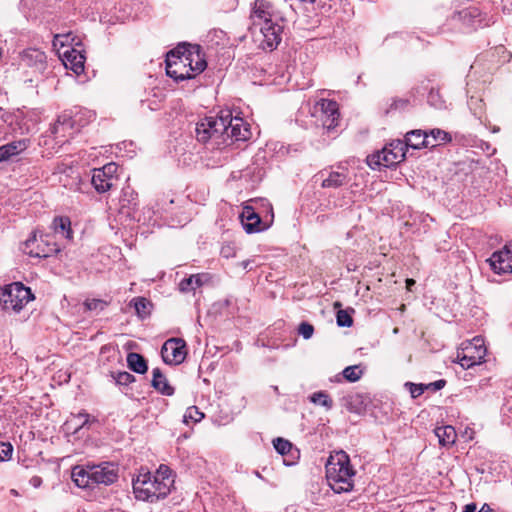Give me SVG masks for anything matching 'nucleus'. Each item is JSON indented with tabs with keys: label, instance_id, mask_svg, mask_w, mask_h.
<instances>
[{
	"label": "nucleus",
	"instance_id": "nucleus-60",
	"mask_svg": "<svg viewBox=\"0 0 512 512\" xmlns=\"http://www.w3.org/2000/svg\"><path fill=\"white\" fill-rule=\"evenodd\" d=\"M273 390H274L276 393H278V392H279V390H278V387H277V386H273Z\"/></svg>",
	"mask_w": 512,
	"mask_h": 512
},
{
	"label": "nucleus",
	"instance_id": "nucleus-55",
	"mask_svg": "<svg viewBox=\"0 0 512 512\" xmlns=\"http://www.w3.org/2000/svg\"><path fill=\"white\" fill-rule=\"evenodd\" d=\"M477 512H493V510L487 504H484L482 508Z\"/></svg>",
	"mask_w": 512,
	"mask_h": 512
},
{
	"label": "nucleus",
	"instance_id": "nucleus-56",
	"mask_svg": "<svg viewBox=\"0 0 512 512\" xmlns=\"http://www.w3.org/2000/svg\"><path fill=\"white\" fill-rule=\"evenodd\" d=\"M406 283H407V288L411 289V286L415 284V280L407 279Z\"/></svg>",
	"mask_w": 512,
	"mask_h": 512
},
{
	"label": "nucleus",
	"instance_id": "nucleus-46",
	"mask_svg": "<svg viewBox=\"0 0 512 512\" xmlns=\"http://www.w3.org/2000/svg\"><path fill=\"white\" fill-rule=\"evenodd\" d=\"M405 386L409 388V392L412 398H417L421 396L426 390L425 384H415L407 382Z\"/></svg>",
	"mask_w": 512,
	"mask_h": 512
},
{
	"label": "nucleus",
	"instance_id": "nucleus-15",
	"mask_svg": "<svg viewBox=\"0 0 512 512\" xmlns=\"http://www.w3.org/2000/svg\"><path fill=\"white\" fill-rule=\"evenodd\" d=\"M22 113L18 110L10 112L0 107V139L20 131L22 134L21 120Z\"/></svg>",
	"mask_w": 512,
	"mask_h": 512
},
{
	"label": "nucleus",
	"instance_id": "nucleus-27",
	"mask_svg": "<svg viewBox=\"0 0 512 512\" xmlns=\"http://www.w3.org/2000/svg\"><path fill=\"white\" fill-rule=\"evenodd\" d=\"M252 18L263 21V23L269 19H274L271 4L265 0H256L252 10Z\"/></svg>",
	"mask_w": 512,
	"mask_h": 512
},
{
	"label": "nucleus",
	"instance_id": "nucleus-18",
	"mask_svg": "<svg viewBox=\"0 0 512 512\" xmlns=\"http://www.w3.org/2000/svg\"><path fill=\"white\" fill-rule=\"evenodd\" d=\"M494 53L488 52L478 57L470 68V76L480 74L483 82H490L491 75L497 70L498 65L494 64Z\"/></svg>",
	"mask_w": 512,
	"mask_h": 512
},
{
	"label": "nucleus",
	"instance_id": "nucleus-50",
	"mask_svg": "<svg viewBox=\"0 0 512 512\" xmlns=\"http://www.w3.org/2000/svg\"><path fill=\"white\" fill-rule=\"evenodd\" d=\"M446 385V381L444 379H440L428 384H425L426 390H431L433 392L441 390Z\"/></svg>",
	"mask_w": 512,
	"mask_h": 512
},
{
	"label": "nucleus",
	"instance_id": "nucleus-5",
	"mask_svg": "<svg viewBox=\"0 0 512 512\" xmlns=\"http://www.w3.org/2000/svg\"><path fill=\"white\" fill-rule=\"evenodd\" d=\"M33 299L31 289L21 282H14L0 289V304L5 310L19 312Z\"/></svg>",
	"mask_w": 512,
	"mask_h": 512
},
{
	"label": "nucleus",
	"instance_id": "nucleus-4",
	"mask_svg": "<svg viewBox=\"0 0 512 512\" xmlns=\"http://www.w3.org/2000/svg\"><path fill=\"white\" fill-rule=\"evenodd\" d=\"M133 493L136 499L151 503L164 499L168 495L165 483L159 484L150 472L140 473L136 479H133Z\"/></svg>",
	"mask_w": 512,
	"mask_h": 512
},
{
	"label": "nucleus",
	"instance_id": "nucleus-58",
	"mask_svg": "<svg viewBox=\"0 0 512 512\" xmlns=\"http://www.w3.org/2000/svg\"><path fill=\"white\" fill-rule=\"evenodd\" d=\"M299 2H310V3H314L316 0H298Z\"/></svg>",
	"mask_w": 512,
	"mask_h": 512
},
{
	"label": "nucleus",
	"instance_id": "nucleus-45",
	"mask_svg": "<svg viewBox=\"0 0 512 512\" xmlns=\"http://www.w3.org/2000/svg\"><path fill=\"white\" fill-rule=\"evenodd\" d=\"M409 105V100L404 98H395L392 100L389 108L386 109L385 113L388 114L394 110H404Z\"/></svg>",
	"mask_w": 512,
	"mask_h": 512
},
{
	"label": "nucleus",
	"instance_id": "nucleus-47",
	"mask_svg": "<svg viewBox=\"0 0 512 512\" xmlns=\"http://www.w3.org/2000/svg\"><path fill=\"white\" fill-rule=\"evenodd\" d=\"M13 446L8 442H0V461H5L11 458Z\"/></svg>",
	"mask_w": 512,
	"mask_h": 512
},
{
	"label": "nucleus",
	"instance_id": "nucleus-40",
	"mask_svg": "<svg viewBox=\"0 0 512 512\" xmlns=\"http://www.w3.org/2000/svg\"><path fill=\"white\" fill-rule=\"evenodd\" d=\"M204 418V413L201 412L196 406H190L187 408L184 414V422L189 423V421H193L197 423Z\"/></svg>",
	"mask_w": 512,
	"mask_h": 512
},
{
	"label": "nucleus",
	"instance_id": "nucleus-35",
	"mask_svg": "<svg viewBox=\"0 0 512 512\" xmlns=\"http://www.w3.org/2000/svg\"><path fill=\"white\" fill-rule=\"evenodd\" d=\"M484 106L485 104L483 103V100L479 97L471 96L470 99L468 100V107L470 111L480 121H482V118L484 116Z\"/></svg>",
	"mask_w": 512,
	"mask_h": 512
},
{
	"label": "nucleus",
	"instance_id": "nucleus-31",
	"mask_svg": "<svg viewBox=\"0 0 512 512\" xmlns=\"http://www.w3.org/2000/svg\"><path fill=\"white\" fill-rule=\"evenodd\" d=\"M203 277L202 274H195L182 279L179 283V290L184 293L194 291L203 285Z\"/></svg>",
	"mask_w": 512,
	"mask_h": 512
},
{
	"label": "nucleus",
	"instance_id": "nucleus-36",
	"mask_svg": "<svg viewBox=\"0 0 512 512\" xmlns=\"http://www.w3.org/2000/svg\"><path fill=\"white\" fill-rule=\"evenodd\" d=\"M310 401L316 405L324 406L326 409L333 407V401L329 395L324 391H318L310 396Z\"/></svg>",
	"mask_w": 512,
	"mask_h": 512
},
{
	"label": "nucleus",
	"instance_id": "nucleus-6",
	"mask_svg": "<svg viewBox=\"0 0 512 512\" xmlns=\"http://www.w3.org/2000/svg\"><path fill=\"white\" fill-rule=\"evenodd\" d=\"M25 249L30 256L38 258H48L60 252V247L52 234H41L39 238L33 234L25 241Z\"/></svg>",
	"mask_w": 512,
	"mask_h": 512
},
{
	"label": "nucleus",
	"instance_id": "nucleus-37",
	"mask_svg": "<svg viewBox=\"0 0 512 512\" xmlns=\"http://www.w3.org/2000/svg\"><path fill=\"white\" fill-rule=\"evenodd\" d=\"M427 101L430 106L436 109L446 108V101L442 98L438 89L432 88L428 94Z\"/></svg>",
	"mask_w": 512,
	"mask_h": 512
},
{
	"label": "nucleus",
	"instance_id": "nucleus-33",
	"mask_svg": "<svg viewBox=\"0 0 512 512\" xmlns=\"http://www.w3.org/2000/svg\"><path fill=\"white\" fill-rule=\"evenodd\" d=\"M138 194L129 186L122 189L120 202L123 207L134 208L137 205Z\"/></svg>",
	"mask_w": 512,
	"mask_h": 512
},
{
	"label": "nucleus",
	"instance_id": "nucleus-38",
	"mask_svg": "<svg viewBox=\"0 0 512 512\" xmlns=\"http://www.w3.org/2000/svg\"><path fill=\"white\" fill-rule=\"evenodd\" d=\"M429 136V139L430 141H435V144L433 145V147H436L438 145H440L441 143H446V142H450L451 141V136L441 130V129H433L430 131V133L428 134Z\"/></svg>",
	"mask_w": 512,
	"mask_h": 512
},
{
	"label": "nucleus",
	"instance_id": "nucleus-17",
	"mask_svg": "<svg viewBox=\"0 0 512 512\" xmlns=\"http://www.w3.org/2000/svg\"><path fill=\"white\" fill-rule=\"evenodd\" d=\"M491 269L497 274L512 271V243L505 245L502 250L495 251L489 258Z\"/></svg>",
	"mask_w": 512,
	"mask_h": 512
},
{
	"label": "nucleus",
	"instance_id": "nucleus-22",
	"mask_svg": "<svg viewBox=\"0 0 512 512\" xmlns=\"http://www.w3.org/2000/svg\"><path fill=\"white\" fill-rule=\"evenodd\" d=\"M28 146V139H20L0 146V163L11 160L13 157L25 151Z\"/></svg>",
	"mask_w": 512,
	"mask_h": 512
},
{
	"label": "nucleus",
	"instance_id": "nucleus-62",
	"mask_svg": "<svg viewBox=\"0 0 512 512\" xmlns=\"http://www.w3.org/2000/svg\"><path fill=\"white\" fill-rule=\"evenodd\" d=\"M497 131H499V128H494L493 129V132H497Z\"/></svg>",
	"mask_w": 512,
	"mask_h": 512
},
{
	"label": "nucleus",
	"instance_id": "nucleus-16",
	"mask_svg": "<svg viewBox=\"0 0 512 512\" xmlns=\"http://www.w3.org/2000/svg\"><path fill=\"white\" fill-rule=\"evenodd\" d=\"M20 64L32 68L36 72H43L47 66L46 54L37 48H27L19 53Z\"/></svg>",
	"mask_w": 512,
	"mask_h": 512
},
{
	"label": "nucleus",
	"instance_id": "nucleus-41",
	"mask_svg": "<svg viewBox=\"0 0 512 512\" xmlns=\"http://www.w3.org/2000/svg\"><path fill=\"white\" fill-rule=\"evenodd\" d=\"M273 446L275 450L281 455L288 454L292 449V444L288 440L283 438H276L273 441Z\"/></svg>",
	"mask_w": 512,
	"mask_h": 512
},
{
	"label": "nucleus",
	"instance_id": "nucleus-10",
	"mask_svg": "<svg viewBox=\"0 0 512 512\" xmlns=\"http://www.w3.org/2000/svg\"><path fill=\"white\" fill-rule=\"evenodd\" d=\"M186 355V343L181 338H170L161 348L162 359L169 365L181 364L185 360Z\"/></svg>",
	"mask_w": 512,
	"mask_h": 512
},
{
	"label": "nucleus",
	"instance_id": "nucleus-1",
	"mask_svg": "<svg viewBox=\"0 0 512 512\" xmlns=\"http://www.w3.org/2000/svg\"><path fill=\"white\" fill-rule=\"evenodd\" d=\"M196 139L209 149H224L235 142L251 138L250 125L243 118L233 116L230 110H221L217 116L200 119L195 127Z\"/></svg>",
	"mask_w": 512,
	"mask_h": 512
},
{
	"label": "nucleus",
	"instance_id": "nucleus-49",
	"mask_svg": "<svg viewBox=\"0 0 512 512\" xmlns=\"http://www.w3.org/2000/svg\"><path fill=\"white\" fill-rule=\"evenodd\" d=\"M220 253L224 258H232L236 255L235 246L232 243H227L222 246Z\"/></svg>",
	"mask_w": 512,
	"mask_h": 512
},
{
	"label": "nucleus",
	"instance_id": "nucleus-12",
	"mask_svg": "<svg viewBox=\"0 0 512 512\" xmlns=\"http://www.w3.org/2000/svg\"><path fill=\"white\" fill-rule=\"evenodd\" d=\"M406 150L403 141L397 140L396 142H392L388 147H384L381 152L377 153L376 164L385 167L394 166L405 159ZM373 158H375V156Z\"/></svg>",
	"mask_w": 512,
	"mask_h": 512
},
{
	"label": "nucleus",
	"instance_id": "nucleus-2",
	"mask_svg": "<svg viewBox=\"0 0 512 512\" xmlns=\"http://www.w3.org/2000/svg\"><path fill=\"white\" fill-rule=\"evenodd\" d=\"M71 478L79 488L111 485L118 479V468L111 462L76 465L72 468Z\"/></svg>",
	"mask_w": 512,
	"mask_h": 512
},
{
	"label": "nucleus",
	"instance_id": "nucleus-11",
	"mask_svg": "<svg viewBox=\"0 0 512 512\" xmlns=\"http://www.w3.org/2000/svg\"><path fill=\"white\" fill-rule=\"evenodd\" d=\"M259 24L261 25L260 31L263 36L261 41L262 48L273 51L282 40L283 25L276 18Z\"/></svg>",
	"mask_w": 512,
	"mask_h": 512
},
{
	"label": "nucleus",
	"instance_id": "nucleus-54",
	"mask_svg": "<svg viewBox=\"0 0 512 512\" xmlns=\"http://www.w3.org/2000/svg\"><path fill=\"white\" fill-rule=\"evenodd\" d=\"M477 506L475 503L465 505L463 512H477Z\"/></svg>",
	"mask_w": 512,
	"mask_h": 512
},
{
	"label": "nucleus",
	"instance_id": "nucleus-20",
	"mask_svg": "<svg viewBox=\"0 0 512 512\" xmlns=\"http://www.w3.org/2000/svg\"><path fill=\"white\" fill-rule=\"evenodd\" d=\"M452 20L461 22L466 27H476L481 24V11L478 7L469 6L455 12Z\"/></svg>",
	"mask_w": 512,
	"mask_h": 512
},
{
	"label": "nucleus",
	"instance_id": "nucleus-28",
	"mask_svg": "<svg viewBox=\"0 0 512 512\" xmlns=\"http://www.w3.org/2000/svg\"><path fill=\"white\" fill-rule=\"evenodd\" d=\"M348 182L347 174L338 171H331L327 177L322 179L321 186L323 188H339Z\"/></svg>",
	"mask_w": 512,
	"mask_h": 512
},
{
	"label": "nucleus",
	"instance_id": "nucleus-39",
	"mask_svg": "<svg viewBox=\"0 0 512 512\" xmlns=\"http://www.w3.org/2000/svg\"><path fill=\"white\" fill-rule=\"evenodd\" d=\"M111 377L117 385L127 386L135 381V377L126 371L111 372Z\"/></svg>",
	"mask_w": 512,
	"mask_h": 512
},
{
	"label": "nucleus",
	"instance_id": "nucleus-59",
	"mask_svg": "<svg viewBox=\"0 0 512 512\" xmlns=\"http://www.w3.org/2000/svg\"><path fill=\"white\" fill-rule=\"evenodd\" d=\"M495 51H497V52H498V51H502V52H504V47H502V46L497 47V48L495 49Z\"/></svg>",
	"mask_w": 512,
	"mask_h": 512
},
{
	"label": "nucleus",
	"instance_id": "nucleus-26",
	"mask_svg": "<svg viewBox=\"0 0 512 512\" xmlns=\"http://www.w3.org/2000/svg\"><path fill=\"white\" fill-rule=\"evenodd\" d=\"M52 227L54 233L52 235L61 236L64 239L71 240L73 238V232L71 229V221L68 217H56L53 220Z\"/></svg>",
	"mask_w": 512,
	"mask_h": 512
},
{
	"label": "nucleus",
	"instance_id": "nucleus-8",
	"mask_svg": "<svg viewBox=\"0 0 512 512\" xmlns=\"http://www.w3.org/2000/svg\"><path fill=\"white\" fill-rule=\"evenodd\" d=\"M118 165L110 162L101 168L92 171L91 183L98 193L109 191L117 182Z\"/></svg>",
	"mask_w": 512,
	"mask_h": 512
},
{
	"label": "nucleus",
	"instance_id": "nucleus-21",
	"mask_svg": "<svg viewBox=\"0 0 512 512\" xmlns=\"http://www.w3.org/2000/svg\"><path fill=\"white\" fill-rule=\"evenodd\" d=\"M405 148L421 149L423 147H433L435 141H430L428 133L423 130H412L405 135Z\"/></svg>",
	"mask_w": 512,
	"mask_h": 512
},
{
	"label": "nucleus",
	"instance_id": "nucleus-19",
	"mask_svg": "<svg viewBox=\"0 0 512 512\" xmlns=\"http://www.w3.org/2000/svg\"><path fill=\"white\" fill-rule=\"evenodd\" d=\"M243 229L249 233H257L265 230L268 226L263 224L260 215L252 206H245L240 214Z\"/></svg>",
	"mask_w": 512,
	"mask_h": 512
},
{
	"label": "nucleus",
	"instance_id": "nucleus-7",
	"mask_svg": "<svg viewBox=\"0 0 512 512\" xmlns=\"http://www.w3.org/2000/svg\"><path fill=\"white\" fill-rule=\"evenodd\" d=\"M486 356V348L481 338L475 337L472 341L464 344L461 352H458V363L464 368L469 369L475 365H480Z\"/></svg>",
	"mask_w": 512,
	"mask_h": 512
},
{
	"label": "nucleus",
	"instance_id": "nucleus-52",
	"mask_svg": "<svg viewBox=\"0 0 512 512\" xmlns=\"http://www.w3.org/2000/svg\"><path fill=\"white\" fill-rule=\"evenodd\" d=\"M29 483L31 486H33L34 488H39L42 484V479L41 477L39 476H33L30 480H29Z\"/></svg>",
	"mask_w": 512,
	"mask_h": 512
},
{
	"label": "nucleus",
	"instance_id": "nucleus-32",
	"mask_svg": "<svg viewBox=\"0 0 512 512\" xmlns=\"http://www.w3.org/2000/svg\"><path fill=\"white\" fill-rule=\"evenodd\" d=\"M130 306H133L139 318L145 319L150 315L151 303L144 297H135L131 300Z\"/></svg>",
	"mask_w": 512,
	"mask_h": 512
},
{
	"label": "nucleus",
	"instance_id": "nucleus-57",
	"mask_svg": "<svg viewBox=\"0 0 512 512\" xmlns=\"http://www.w3.org/2000/svg\"><path fill=\"white\" fill-rule=\"evenodd\" d=\"M250 262L249 261H243L242 266L244 269H247L249 267Z\"/></svg>",
	"mask_w": 512,
	"mask_h": 512
},
{
	"label": "nucleus",
	"instance_id": "nucleus-25",
	"mask_svg": "<svg viewBox=\"0 0 512 512\" xmlns=\"http://www.w3.org/2000/svg\"><path fill=\"white\" fill-rule=\"evenodd\" d=\"M434 433L438 438L439 444L443 447H451L457 438L456 430L451 425L436 427Z\"/></svg>",
	"mask_w": 512,
	"mask_h": 512
},
{
	"label": "nucleus",
	"instance_id": "nucleus-42",
	"mask_svg": "<svg viewBox=\"0 0 512 512\" xmlns=\"http://www.w3.org/2000/svg\"><path fill=\"white\" fill-rule=\"evenodd\" d=\"M336 322L339 327H350L353 319L347 310H339L336 314Z\"/></svg>",
	"mask_w": 512,
	"mask_h": 512
},
{
	"label": "nucleus",
	"instance_id": "nucleus-51",
	"mask_svg": "<svg viewBox=\"0 0 512 512\" xmlns=\"http://www.w3.org/2000/svg\"><path fill=\"white\" fill-rule=\"evenodd\" d=\"M89 414L86 413V412H80L78 415H77V418L79 420H82L81 424L79 425L78 428L75 429V433L78 431V429L84 427L88 422H89Z\"/></svg>",
	"mask_w": 512,
	"mask_h": 512
},
{
	"label": "nucleus",
	"instance_id": "nucleus-23",
	"mask_svg": "<svg viewBox=\"0 0 512 512\" xmlns=\"http://www.w3.org/2000/svg\"><path fill=\"white\" fill-rule=\"evenodd\" d=\"M151 385L156 391L165 396H172L175 391L160 368H154L152 370Z\"/></svg>",
	"mask_w": 512,
	"mask_h": 512
},
{
	"label": "nucleus",
	"instance_id": "nucleus-9",
	"mask_svg": "<svg viewBox=\"0 0 512 512\" xmlns=\"http://www.w3.org/2000/svg\"><path fill=\"white\" fill-rule=\"evenodd\" d=\"M186 56H181L176 49L167 53L166 57V74L175 81H183L194 77L186 66Z\"/></svg>",
	"mask_w": 512,
	"mask_h": 512
},
{
	"label": "nucleus",
	"instance_id": "nucleus-61",
	"mask_svg": "<svg viewBox=\"0 0 512 512\" xmlns=\"http://www.w3.org/2000/svg\"><path fill=\"white\" fill-rule=\"evenodd\" d=\"M271 216L273 217V208L270 207Z\"/></svg>",
	"mask_w": 512,
	"mask_h": 512
},
{
	"label": "nucleus",
	"instance_id": "nucleus-44",
	"mask_svg": "<svg viewBox=\"0 0 512 512\" xmlns=\"http://www.w3.org/2000/svg\"><path fill=\"white\" fill-rule=\"evenodd\" d=\"M107 302L101 299H87L84 306L89 311H102L107 306Z\"/></svg>",
	"mask_w": 512,
	"mask_h": 512
},
{
	"label": "nucleus",
	"instance_id": "nucleus-34",
	"mask_svg": "<svg viewBox=\"0 0 512 512\" xmlns=\"http://www.w3.org/2000/svg\"><path fill=\"white\" fill-rule=\"evenodd\" d=\"M364 371L361 368V365H352L346 367L342 371V377L347 380L348 382H357L361 379Z\"/></svg>",
	"mask_w": 512,
	"mask_h": 512
},
{
	"label": "nucleus",
	"instance_id": "nucleus-14",
	"mask_svg": "<svg viewBox=\"0 0 512 512\" xmlns=\"http://www.w3.org/2000/svg\"><path fill=\"white\" fill-rule=\"evenodd\" d=\"M176 52L180 53L181 56L187 57L185 64L194 76L202 73L207 67L206 60L201 54L199 46H178Z\"/></svg>",
	"mask_w": 512,
	"mask_h": 512
},
{
	"label": "nucleus",
	"instance_id": "nucleus-30",
	"mask_svg": "<svg viewBox=\"0 0 512 512\" xmlns=\"http://www.w3.org/2000/svg\"><path fill=\"white\" fill-rule=\"evenodd\" d=\"M155 480H158L159 484L167 486V494L170 493L171 487L173 486L174 479L172 477L171 469L166 465H160L155 474H152Z\"/></svg>",
	"mask_w": 512,
	"mask_h": 512
},
{
	"label": "nucleus",
	"instance_id": "nucleus-29",
	"mask_svg": "<svg viewBox=\"0 0 512 512\" xmlns=\"http://www.w3.org/2000/svg\"><path fill=\"white\" fill-rule=\"evenodd\" d=\"M127 364H128V367L133 372L138 373V374H144L148 370V365H147L145 358L139 353H135V352L128 353Z\"/></svg>",
	"mask_w": 512,
	"mask_h": 512
},
{
	"label": "nucleus",
	"instance_id": "nucleus-13",
	"mask_svg": "<svg viewBox=\"0 0 512 512\" xmlns=\"http://www.w3.org/2000/svg\"><path fill=\"white\" fill-rule=\"evenodd\" d=\"M317 107V112L320 113L319 119L323 128L327 129L328 131L336 128L340 118L338 103L334 100L321 99L317 103Z\"/></svg>",
	"mask_w": 512,
	"mask_h": 512
},
{
	"label": "nucleus",
	"instance_id": "nucleus-24",
	"mask_svg": "<svg viewBox=\"0 0 512 512\" xmlns=\"http://www.w3.org/2000/svg\"><path fill=\"white\" fill-rule=\"evenodd\" d=\"M65 56V65L70 67V69L77 75L81 74L84 71V63L85 56L76 49L67 50L64 52Z\"/></svg>",
	"mask_w": 512,
	"mask_h": 512
},
{
	"label": "nucleus",
	"instance_id": "nucleus-3",
	"mask_svg": "<svg viewBox=\"0 0 512 512\" xmlns=\"http://www.w3.org/2000/svg\"><path fill=\"white\" fill-rule=\"evenodd\" d=\"M326 476L330 487L336 493L349 492L353 489L355 470L346 452L339 451L329 458L326 464Z\"/></svg>",
	"mask_w": 512,
	"mask_h": 512
},
{
	"label": "nucleus",
	"instance_id": "nucleus-43",
	"mask_svg": "<svg viewBox=\"0 0 512 512\" xmlns=\"http://www.w3.org/2000/svg\"><path fill=\"white\" fill-rule=\"evenodd\" d=\"M74 41V37L72 36V33H65V34H56L53 39V45L55 47L60 46L64 47L67 45L72 44Z\"/></svg>",
	"mask_w": 512,
	"mask_h": 512
},
{
	"label": "nucleus",
	"instance_id": "nucleus-48",
	"mask_svg": "<svg viewBox=\"0 0 512 512\" xmlns=\"http://www.w3.org/2000/svg\"><path fill=\"white\" fill-rule=\"evenodd\" d=\"M298 332L304 339H310L314 332V327L308 322H302L299 325Z\"/></svg>",
	"mask_w": 512,
	"mask_h": 512
},
{
	"label": "nucleus",
	"instance_id": "nucleus-53",
	"mask_svg": "<svg viewBox=\"0 0 512 512\" xmlns=\"http://www.w3.org/2000/svg\"><path fill=\"white\" fill-rule=\"evenodd\" d=\"M69 121H70V117H68L67 115L59 116L57 119V122H56L55 130L56 131L58 130V125H60V124L65 125Z\"/></svg>",
	"mask_w": 512,
	"mask_h": 512
}]
</instances>
